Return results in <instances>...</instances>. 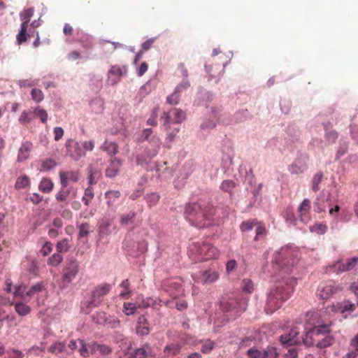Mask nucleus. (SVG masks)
Instances as JSON below:
<instances>
[{"instance_id": "1", "label": "nucleus", "mask_w": 358, "mask_h": 358, "mask_svg": "<svg viewBox=\"0 0 358 358\" xmlns=\"http://www.w3.org/2000/svg\"><path fill=\"white\" fill-rule=\"evenodd\" d=\"M297 251L289 248H282L274 252L272 273L275 278V283L268 293L265 306L267 314H271L279 309L293 292L296 280L290 276V273L297 262Z\"/></svg>"}, {"instance_id": "2", "label": "nucleus", "mask_w": 358, "mask_h": 358, "mask_svg": "<svg viewBox=\"0 0 358 358\" xmlns=\"http://www.w3.org/2000/svg\"><path fill=\"white\" fill-rule=\"evenodd\" d=\"M211 206L209 203L199 200L198 202L188 203L185 207V217L194 226L203 228L208 226L210 215Z\"/></svg>"}, {"instance_id": "3", "label": "nucleus", "mask_w": 358, "mask_h": 358, "mask_svg": "<svg viewBox=\"0 0 358 358\" xmlns=\"http://www.w3.org/2000/svg\"><path fill=\"white\" fill-rule=\"evenodd\" d=\"M189 255L194 260L206 261L217 259L220 255L219 250L208 243H192L189 247Z\"/></svg>"}, {"instance_id": "4", "label": "nucleus", "mask_w": 358, "mask_h": 358, "mask_svg": "<svg viewBox=\"0 0 358 358\" xmlns=\"http://www.w3.org/2000/svg\"><path fill=\"white\" fill-rule=\"evenodd\" d=\"M246 306L247 302L245 299L234 296L222 297L220 301V307L222 310L229 313L233 320L243 313Z\"/></svg>"}, {"instance_id": "5", "label": "nucleus", "mask_w": 358, "mask_h": 358, "mask_svg": "<svg viewBox=\"0 0 358 358\" xmlns=\"http://www.w3.org/2000/svg\"><path fill=\"white\" fill-rule=\"evenodd\" d=\"M186 117L185 113L180 108H173L167 112H164L160 117L162 127L165 131L171 128L172 124H180Z\"/></svg>"}, {"instance_id": "6", "label": "nucleus", "mask_w": 358, "mask_h": 358, "mask_svg": "<svg viewBox=\"0 0 358 358\" xmlns=\"http://www.w3.org/2000/svg\"><path fill=\"white\" fill-rule=\"evenodd\" d=\"M341 290V287L332 280L322 282L317 288V295L321 299L328 300Z\"/></svg>"}, {"instance_id": "7", "label": "nucleus", "mask_w": 358, "mask_h": 358, "mask_svg": "<svg viewBox=\"0 0 358 358\" xmlns=\"http://www.w3.org/2000/svg\"><path fill=\"white\" fill-rule=\"evenodd\" d=\"M300 327L293 325L288 333L282 334L280 337L281 343L284 345H295L302 343V335L300 336Z\"/></svg>"}, {"instance_id": "8", "label": "nucleus", "mask_w": 358, "mask_h": 358, "mask_svg": "<svg viewBox=\"0 0 358 358\" xmlns=\"http://www.w3.org/2000/svg\"><path fill=\"white\" fill-rule=\"evenodd\" d=\"M78 271L79 264L76 259L67 261L62 272L64 283L71 282L76 277Z\"/></svg>"}, {"instance_id": "9", "label": "nucleus", "mask_w": 358, "mask_h": 358, "mask_svg": "<svg viewBox=\"0 0 358 358\" xmlns=\"http://www.w3.org/2000/svg\"><path fill=\"white\" fill-rule=\"evenodd\" d=\"M358 264V257L348 258L343 263L341 261L336 262L332 266H330L333 271L336 274L351 271L354 269Z\"/></svg>"}, {"instance_id": "10", "label": "nucleus", "mask_w": 358, "mask_h": 358, "mask_svg": "<svg viewBox=\"0 0 358 358\" xmlns=\"http://www.w3.org/2000/svg\"><path fill=\"white\" fill-rule=\"evenodd\" d=\"M77 196V189L72 186L64 187L61 185L59 192L55 195V199L59 202L69 203V199H73Z\"/></svg>"}, {"instance_id": "11", "label": "nucleus", "mask_w": 358, "mask_h": 358, "mask_svg": "<svg viewBox=\"0 0 358 358\" xmlns=\"http://www.w3.org/2000/svg\"><path fill=\"white\" fill-rule=\"evenodd\" d=\"M317 336V326L306 329L302 334V343L306 347H317L319 341Z\"/></svg>"}, {"instance_id": "12", "label": "nucleus", "mask_w": 358, "mask_h": 358, "mask_svg": "<svg viewBox=\"0 0 358 358\" xmlns=\"http://www.w3.org/2000/svg\"><path fill=\"white\" fill-rule=\"evenodd\" d=\"M127 69L124 66H113L108 71L107 82L109 85H114L118 83L121 77L125 75Z\"/></svg>"}, {"instance_id": "13", "label": "nucleus", "mask_w": 358, "mask_h": 358, "mask_svg": "<svg viewBox=\"0 0 358 358\" xmlns=\"http://www.w3.org/2000/svg\"><path fill=\"white\" fill-rule=\"evenodd\" d=\"M111 289V285L108 283H103L98 285L94 288L92 292V301L89 303H94V306H97V303L100 302L101 298L109 293Z\"/></svg>"}, {"instance_id": "14", "label": "nucleus", "mask_w": 358, "mask_h": 358, "mask_svg": "<svg viewBox=\"0 0 358 358\" xmlns=\"http://www.w3.org/2000/svg\"><path fill=\"white\" fill-rule=\"evenodd\" d=\"M310 208L311 203L308 199H303L298 208L299 217L303 223H308L311 220Z\"/></svg>"}, {"instance_id": "15", "label": "nucleus", "mask_w": 358, "mask_h": 358, "mask_svg": "<svg viewBox=\"0 0 358 358\" xmlns=\"http://www.w3.org/2000/svg\"><path fill=\"white\" fill-rule=\"evenodd\" d=\"M66 145L68 155L75 160H78L81 157L85 155L83 148L78 142L69 140Z\"/></svg>"}, {"instance_id": "16", "label": "nucleus", "mask_w": 358, "mask_h": 358, "mask_svg": "<svg viewBox=\"0 0 358 358\" xmlns=\"http://www.w3.org/2000/svg\"><path fill=\"white\" fill-rule=\"evenodd\" d=\"M61 185L64 187L69 186V182H76L80 178L78 171H59V173Z\"/></svg>"}, {"instance_id": "17", "label": "nucleus", "mask_w": 358, "mask_h": 358, "mask_svg": "<svg viewBox=\"0 0 358 358\" xmlns=\"http://www.w3.org/2000/svg\"><path fill=\"white\" fill-rule=\"evenodd\" d=\"M160 146V138L156 136H152L145 150L146 156L150 159L155 157L158 154Z\"/></svg>"}, {"instance_id": "18", "label": "nucleus", "mask_w": 358, "mask_h": 358, "mask_svg": "<svg viewBox=\"0 0 358 358\" xmlns=\"http://www.w3.org/2000/svg\"><path fill=\"white\" fill-rule=\"evenodd\" d=\"M122 165V161L120 159L117 157L111 159L106 169V176L112 178L117 176L120 173Z\"/></svg>"}, {"instance_id": "19", "label": "nucleus", "mask_w": 358, "mask_h": 358, "mask_svg": "<svg viewBox=\"0 0 358 358\" xmlns=\"http://www.w3.org/2000/svg\"><path fill=\"white\" fill-rule=\"evenodd\" d=\"M166 291L173 298H176L182 293L181 284L173 280H168L164 282Z\"/></svg>"}, {"instance_id": "20", "label": "nucleus", "mask_w": 358, "mask_h": 358, "mask_svg": "<svg viewBox=\"0 0 358 358\" xmlns=\"http://www.w3.org/2000/svg\"><path fill=\"white\" fill-rule=\"evenodd\" d=\"M197 282L203 284H210L219 278L218 272L213 270H206L201 271L197 276Z\"/></svg>"}, {"instance_id": "21", "label": "nucleus", "mask_w": 358, "mask_h": 358, "mask_svg": "<svg viewBox=\"0 0 358 358\" xmlns=\"http://www.w3.org/2000/svg\"><path fill=\"white\" fill-rule=\"evenodd\" d=\"M307 168L306 157H299L289 167V171L293 174L302 173Z\"/></svg>"}, {"instance_id": "22", "label": "nucleus", "mask_w": 358, "mask_h": 358, "mask_svg": "<svg viewBox=\"0 0 358 358\" xmlns=\"http://www.w3.org/2000/svg\"><path fill=\"white\" fill-rule=\"evenodd\" d=\"M32 148L33 145L29 141H26L22 143L19 149L17 161L21 162L27 160L29 157V154L32 150Z\"/></svg>"}, {"instance_id": "23", "label": "nucleus", "mask_w": 358, "mask_h": 358, "mask_svg": "<svg viewBox=\"0 0 358 358\" xmlns=\"http://www.w3.org/2000/svg\"><path fill=\"white\" fill-rule=\"evenodd\" d=\"M136 331L140 335H148L150 331V328L148 320L145 315H141L137 322Z\"/></svg>"}, {"instance_id": "24", "label": "nucleus", "mask_w": 358, "mask_h": 358, "mask_svg": "<svg viewBox=\"0 0 358 358\" xmlns=\"http://www.w3.org/2000/svg\"><path fill=\"white\" fill-rule=\"evenodd\" d=\"M100 148L110 156H113L119 152L118 145L113 141H105Z\"/></svg>"}, {"instance_id": "25", "label": "nucleus", "mask_w": 358, "mask_h": 358, "mask_svg": "<svg viewBox=\"0 0 358 358\" xmlns=\"http://www.w3.org/2000/svg\"><path fill=\"white\" fill-rule=\"evenodd\" d=\"M328 205V199L320 194L314 202V210L318 213L324 212Z\"/></svg>"}, {"instance_id": "26", "label": "nucleus", "mask_w": 358, "mask_h": 358, "mask_svg": "<svg viewBox=\"0 0 358 358\" xmlns=\"http://www.w3.org/2000/svg\"><path fill=\"white\" fill-rule=\"evenodd\" d=\"M136 303H138V308H147L154 307L157 303V299H154L152 297L143 298L142 296H138L136 298Z\"/></svg>"}, {"instance_id": "27", "label": "nucleus", "mask_w": 358, "mask_h": 358, "mask_svg": "<svg viewBox=\"0 0 358 358\" xmlns=\"http://www.w3.org/2000/svg\"><path fill=\"white\" fill-rule=\"evenodd\" d=\"M333 310L344 313L345 311L353 312L355 310V304L349 301H344L343 303H337L332 306Z\"/></svg>"}, {"instance_id": "28", "label": "nucleus", "mask_w": 358, "mask_h": 358, "mask_svg": "<svg viewBox=\"0 0 358 358\" xmlns=\"http://www.w3.org/2000/svg\"><path fill=\"white\" fill-rule=\"evenodd\" d=\"M181 350V345L178 343H171L166 345L164 350L165 357L175 356L179 354Z\"/></svg>"}, {"instance_id": "29", "label": "nucleus", "mask_w": 358, "mask_h": 358, "mask_svg": "<svg viewBox=\"0 0 358 358\" xmlns=\"http://www.w3.org/2000/svg\"><path fill=\"white\" fill-rule=\"evenodd\" d=\"M150 352V346L146 344L142 348L136 349L129 358H147Z\"/></svg>"}, {"instance_id": "30", "label": "nucleus", "mask_w": 358, "mask_h": 358, "mask_svg": "<svg viewBox=\"0 0 358 358\" xmlns=\"http://www.w3.org/2000/svg\"><path fill=\"white\" fill-rule=\"evenodd\" d=\"M54 187L53 182L49 178H43L38 185V189L43 193H50Z\"/></svg>"}, {"instance_id": "31", "label": "nucleus", "mask_w": 358, "mask_h": 358, "mask_svg": "<svg viewBox=\"0 0 358 358\" xmlns=\"http://www.w3.org/2000/svg\"><path fill=\"white\" fill-rule=\"evenodd\" d=\"M36 118L34 110H24L21 113L19 117V122L22 124H26L29 123L32 120Z\"/></svg>"}, {"instance_id": "32", "label": "nucleus", "mask_w": 358, "mask_h": 358, "mask_svg": "<svg viewBox=\"0 0 358 358\" xmlns=\"http://www.w3.org/2000/svg\"><path fill=\"white\" fill-rule=\"evenodd\" d=\"M334 342V338L330 335V333H327L324 336L320 339L317 343V348H325L331 345Z\"/></svg>"}, {"instance_id": "33", "label": "nucleus", "mask_w": 358, "mask_h": 358, "mask_svg": "<svg viewBox=\"0 0 358 358\" xmlns=\"http://www.w3.org/2000/svg\"><path fill=\"white\" fill-rule=\"evenodd\" d=\"M120 286L123 289L120 293V296L123 299H127L131 296V291L129 289L130 283L129 280H123Z\"/></svg>"}, {"instance_id": "34", "label": "nucleus", "mask_w": 358, "mask_h": 358, "mask_svg": "<svg viewBox=\"0 0 358 358\" xmlns=\"http://www.w3.org/2000/svg\"><path fill=\"white\" fill-rule=\"evenodd\" d=\"M106 318L105 327L111 329H116L120 327L121 322L117 317L108 314V317Z\"/></svg>"}, {"instance_id": "35", "label": "nucleus", "mask_w": 358, "mask_h": 358, "mask_svg": "<svg viewBox=\"0 0 358 358\" xmlns=\"http://www.w3.org/2000/svg\"><path fill=\"white\" fill-rule=\"evenodd\" d=\"M136 217V213L131 211L127 214H122L120 215V224L122 226H127L129 224H132Z\"/></svg>"}, {"instance_id": "36", "label": "nucleus", "mask_w": 358, "mask_h": 358, "mask_svg": "<svg viewBox=\"0 0 358 358\" xmlns=\"http://www.w3.org/2000/svg\"><path fill=\"white\" fill-rule=\"evenodd\" d=\"M105 196L108 199V206H111L115 200L120 196V192L117 190H110L105 193Z\"/></svg>"}, {"instance_id": "37", "label": "nucleus", "mask_w": 358, "mask_h": 358, "mask_svg": "<svg viewBox=\"0 0 358 358\" xmlns=\"http://www.w3.org/2000/svg\"><path fill=\"white\" fill-rule=\"evenodd\" d=\"M258 222L257 219H252V220H248L242 222V223L240 225V229L241 231H249L253 229L254 227L257 225Z\"/></svg>"}, {"instance_id": "38", "label": "nucleus", "mask_w": 358, "mask_h": 358, "mask_svg": "<svg viewBox=\"0 0 358 358\" xmlns=\"http://www.w3.org/2000/svg\"><path fill=\"white\" fill-rule=\"evenodd\" d=\"M30 185V180L28 176H23L17 178L15 187L17 189H23Z\"/></svg>"}, {"instance_id": "39", "label": "nucleus", "mask_w": 358, "mask_h": 358, "mask_svg": "<svg viewBox=\"0 0 358 358\" xmlns=\"http://www.w3.org/2000/svg\"><path fill=\"white\" fill-rule=\"evenodd\" d=\"M138 308V303H124L123 305V312L127 315H134Z\"/></svg>"}, {"instance_id": "40", "label": "nucleus", "mask_w": 358, "mask_h": 358, "mask_svg": "<svg viewBox=\"0 0 358 358\" xmlns=\"http://www.w3.org/2000/svg\"><path fill=\"white\" fill-rule=\"evenodd\" d=\"M44 289V286L43 282H38L34 285H33L27 292H26V296H28V300L35 294L38 292L43 291Z\"/></svg>"}, {"instance_id": "41", "label": "nucleus", "mask_w": 358, "mask_h": 358, "mask_svg": "<svg viewBox=\"0 0 358 358\" xmlns=\"http://www.w3.org/2000/svg\"><path fill=\"white\" fill-rule=\"evenodd\" d=\"M57 165L55 161L52 159H48L46 160L41 161L40 171H48L53 169Z\"/></svg>"}, {"instance_id": "42", "label": "nucleus", "mask_w": 358, "mask_h": 358, "mask_svg": "<svg viewBox=\"0 0 358 358\" xmlns=\"http://www.w3.org/2000/svg\"><path fill=\"white\" fill-rule=\"evenodd\" d=\"M63 260V255L61 253L56 252L53 254L48 260V264L52 266H57Z\"/></svg>"}, {"instance_id": "43", "label": "nucleus", "mask_w": 358, "mask_h": 358, "mask_svg": "<svg viewBox=\"0 0 358 358\" xmlns=\"http://www.w3.org/2000/svg\"><path fill=\"white\" fill-rule=\"evenodd\" d=\"M34 15V9L32 8L24 10L23 12L20 13V19L22 20V24H24L27 27H28V24L29 22L30 18Z\"/></svg>"}, {"instance_id": "44", "label": "nucleus", "mask_w": 358, "mask_h": 358, "mask_svg": "<svg viewBox=\"0 0 358 358\" xmlns=\"http://www.w3.org/2000/svg\"><path fill=\"white\" fill-rule=\"evenodd\" d=\"M65 343L64 342H55L48 348V352L52 354H58L64 351Z\"/></svg>"}, {"instance_id": "45", "label": "nucleus", "mask_w": 358, "mask_h": 358, "mask_svg": "<svg viewBox=\"0 0 358 358\" xmlns=\"http://www.w3.org/2000/svg\"><path fill=\"white\" fill-rule=\"evenodd\" d=\"M322 178L323 173L322 171H319L314 175L312 179V189L314 192H317L320 189L319 184L321 182Z\"/></svg>"}, {"instance_id": "46", "label": "nucleus", "mask_w": 358, "mask_h": 358, "mask_svg": "<svg viewBox=\"0 0 358 358\" xmlns=\"http://www.w3.org/2000/svg\"><path fill=\"white\" fill-rule=\"evenodd\" d=\"M27 289V286L23 285L16 287L14 292L15 296L20 297L23 300H28V296H26Z\"/></svg>"}, {"instance_id": "47", "label": "nucleus", "mask_w": 358, "mask_h": 358, "mask_svg": "<svg viewBox=\"0 0 358 358\" xmlns=\"http://www.w3.org/2000/svg\"><path fill=\"white\" fill-rule=\"evenodd\" d=\"M159 111V108L158 106H156L152 108V110L151 111L150 117L147 120V124L148 125H151V126H154V127L157 126V118L158 117Z\"/></svg>"}, {"instance_id": "48", "label": "nucleus", "mask_w": 358, "mask_h": 358, "mask_svg": "<svg viewBox=\"0 0 358 358\" xmlns=\"http://www.w3.org/2000/svg\"><path fill=\"white\" fill-rule=\"evenodd\" d=\"M106 317H108V313L106 312L100 311L97 312L96 315L93 316L92 319L96 324L104 326Z\"/></svg>"}, {"instance_id": "49", "label": "nucleus", "mask_w": 358, "mask_h": 358, "mask_svg": "<svg viewBox=\"0 0 358 358\" xmlns=\"http://www.w3.org/2000/svg\"><path fill=\"white\" fill-rule=\"evenodd\" d=\"M15 309L16 312L21 316L27 315L29 313L31 310L29 306L22 303H17L15 306Z\"/></svg>"}, {"instance_id": "50", "label": "nucleus", "mask_w": 358, "mask_h": 358, "mask_svg": "<svg viewBox=\"0 0 358 358\" xmlns=\"http://www.w3.org/2000/svg\"><path fill=\"white\" fill-rule=\"evenodd\" d=\"M236 183L232 180H224L220 185V189L224 192L231 193L233 189L235 187Z\"/></svg>"}, {"instance_id": "51", "label": "nucleus", "mask_w": 358, "mask_h": 358, "mask_svg": "<svg viewBox=\"0 0 358 358\" xmlns=\"http://www.w3.org/2000/svg\"><path fill=\"white\" fill-rule=\"evenodd\" d=\"M56 248L57 252L59 253L62 254L63 252H66L70 248L68 239L64 238L59 241L57 244Z\"/></svg>"}, {"instance_id": "52", "label": "nucleus", "mask_w": 358, "mask_h": 358, "mask_svg": "<svg viewBox=\"0 0 358 358\" xmlns=\"http://www.w3.org/2000/svg\"><path fill=\"white\" fill-rule=\"evenodd\" d=\"M27 27L24 24H22L20 31L17 35V42L18 44H22L27 41Z\"/></svg>"}, {"instance_id": "53", "label": "nucleus", "mask_w": 358, "mask_h": 358, "mask_svg": "<svg viewBox=\"0 0 358 358\" xmlns=\"http://www.w3.org/2000/svg\"><path fill=\"white\" fill-rule=\"evenodd\" d=\"M248 355L250 358H265L264 357V350H259L257 348H252L248 350Z\"/></svg>"}, {"instance_id": "54", "label": "nucleus", "mask_w": 358, "mask_h": 358, "mask_svg": "<svg viewBox=\"0 0 358 358\" xmlns=\"http://www.w3.org/2000/svg\"><path fill=\"white\" fill-rule=\"evenodd\" d=\"M80 344L79 352L83 357H87L90 356V350L88 348V343H86L83 340H78Z\"/></svg>"}, {"instance_id": "55", "label": "nucleus", "mask_w": 358, "mask_h": 358, "mask_svg": "<svg viewBox=\"0 0 358 358\" xmlns=\"http://www.w3.org/2000/svg\"><path fill=\"white\" fill-rule=\"evenodd\" d=\"M279 354L277 351L276 348L273 346H268L264 349V357L265 358H278Z\"/></svg>"}, {"instance_id": "56", "label": "nucleus", "mask_w": 358, "mask_h": 358, "mask_svg": "<svg viewBox=\"0 0 358 358\" xmlns=\"http://www.w3.org/2000/svg\"><path fill=\"white\" fill-rule=\"evenodd\" d=\"M310 230L312 232H315L318 234H324L327 230V227L322 223H317L311 226Z\"/></svg>"}, {"instance_id": "57", "label": "nucleus", "mask_w": 358, "mask_h": 358, "mask_svg": "<svg viewBox=\"0 0 358 358\" xmlns=\"http://www.w3.org/2000/svg\"><path fill=\"white\" fill-rule=\"evenodd\" d=\"M34 112L36 117H39L43 123L46 122L48 120V113L45 110L40 107H37L34 109Z\"/></svg>"}, {"instance_id": "58", "label": "nucleus", "mask_w": 358, "mask_h": 358, "mask_svg": "<svg viewBox=\"0 0 358 358\" xmlns=\"http://www.w3.org/2000/svg\"><path fill=\"white\" fill-rule=\"evenodd\" d=\"M31 95L32 99L37 103L42 101L44 98L43 92L41 90L36 88L32 89Z\"/></svg>"}, {"instance_id": "59", "label": "nucleus", "mask_w": 358, "mask_h": 358, "mask_svg": "<svg viewBox=\"0 0 358 358\" xmlns=\"http://www.w3.org/2000/svg\"><path fill=\"white\" fill-rule=\"evenodd\" d=\"M180 92L176 89L173 94L167 97L166 101L170 105H176L179 103Z\"/></svg>"}, {"instance_id": "60", "label": "nucleus", "mask_w": 358, "mask_h": 358, "mask_svg": "<svg viewBox=\"0 0 358 358\" xmlns=\"http://www.w3.org/2000/svg\"><path fill=\"white\" fill-rule=\"evenodd\" d=\"M80 42L82 47L85 50H90L93 47L92 38L89 36H83L80 39Z\"/></svg>"}, {"instance_id": "61", "label": "nucleus", "mask_w": 358, "mask_h": 358, "mask_svg": "<svg viewBox=\"0 0 358 358\" xmlns=\"http://www.w3.org/2000/svg\"><path fill=\"white\" fill-rule=\"evenodd\" d=\"M159 195L157 193L147 194L146 201L150 206H155L159 200Z\"/></svg>"}, {"instance_id": "62", "label": "nucleus", "mask_w": 358, "mask_h": 358, "mask_svg": "<svg viewBox=\"0 0 358 358\" xmlns=\"http://www.w3.org/2000/svg\"><path fill=\"white\" fill-rule=\"evenodd\" d=\"M327 333H330V329L329 325L327 324H322V325H318L317 326V334H318V338L317 339H322L323 336H324Z\"/></svg>"}, {"instance_id": "63", "label": "nucleus", "mask_w": 358, "mask_h": 358, "mask_svg": "<svg viewBox=\"0 0 358 358\" xmlns=\"http://www.w3.org/2000/svg\"><path fill=\"white\" fill-rule=\"evenodd\" d=\"M214 342L210 340L206 341L201 346V352L205 354L210 353L214 348Z\"/></svg>"}, {"instance_id": "64", "label": "nucleus", "mask_w": 358, "mask_h": 358, "mask_svg": "<svg viewBox=\"0 0 358 358\" xmlns=\"http://www.w3.org/2000/svg\"><path fill=\"white\" fill-rule=\"evenodd\" d=\"M24 354L15 349H10L7 351L6 358H23Z\"/></svg>"}]
</instances>
